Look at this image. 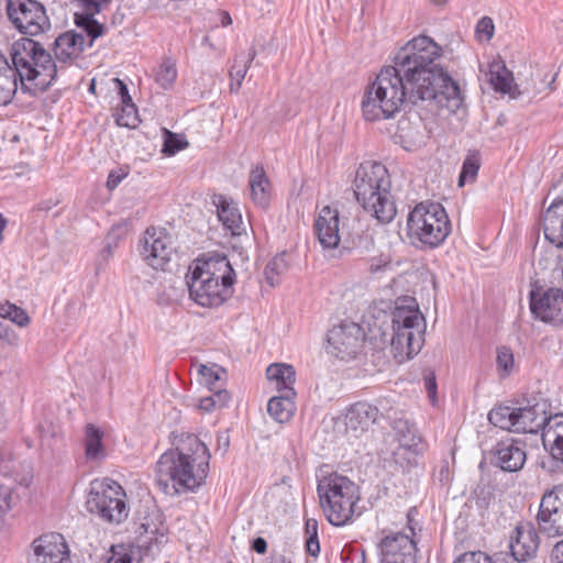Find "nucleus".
Here are the masks:
<instances>
[{
	"label": "nucleus",
	"instance_id": "1",
	"mask_svg": "<svg viewBox=\"0 0 563 563\" xmlns=\"http://www.w3.org/2000/svg\"><path fill=\"white\" fill-rule=\"evenodd\" d=\"M441 47L431 37L420 35L395 55L393 65L382 68L362 100L366 121L394 118L406 102L428 101L440 109L456 112L463 103L456 81L434 64Z\"/></svg>",
	"mask_w": 563,
	"mask_h": 563
},
{
	"label": "nucleus",
	"instance_id": "2",
	"mask_svg": "<svg viewBox=\"0 0 563 563\" xmlns=\"http://www.w3.org/2000/svg\"><path fill=\"white\" fill-rule=\"evenodd\" d=\"M175 449L163 453L156 463V481L169 496L195 492L209 473L210 452L195 434L176 437Z\"/></svg>",
	"mask_w": 563,
	"mask_h": 563
},
{
	"label": "nucleus",
	"instance_id": "3",
	"mask_svg": "<svg viewBox=\"0 0 563 563\" xmlns=\"http://www.w3.org/2000/svg\"><path fill=\"white\" fill-rule=\"evenodd\" d=\"M390 187L389 174L383 164L365 162L358 166L354 178L356 200L382 223L390 222L397 213Z\"/></svg>",
	"mask_w": 563,
	"mask_h": 563
},
{
	"label": "nucleus",
	"instance_id": "4",
	"mask_svg": "<svg viewBox=\"0 0 563 563\" xmlns=\"http://www.w3.org/2000/svg\"><path fill=\"white\" fill-rule=\"evenodd\" d=\"M233 275L234 271L225 258L197 264L187 276L190 298L201 307H219L231 295Z\"/></svg>",
	"mask_w": 563,
	"mask_h": 563
},
{
	"label": "nucleus",
	"instance_id": "5",
	"mask_svg": "<svg viewBox=\"0 0 563 563\" xmlns=\"http://www.w3.org/2000/svg\"><path fill=\"white\" fill-rule=\"evenodd\" d=\"M10 57L23 84L25 80L38 89L48 88L57 78L59 68L51 53L30 37H22L10 47Z\"/></svg>",
	"mask_w": 563,
	"mask_h": 563
},
{
	"label": "nucleus",
	"instance_id": "6",
	"mask_svg": "<svg viewBox=\"0 0 563 563\" xmlns=\"http://www.w3.org/2000/svg\"><path fill=\"white\" fill-rule=\"evenodd\" d=\"M317 492L328 521L333 526L346 525L360 500L358 487L346 476L333 473L319 481Z\"/></svg>",
	"mask_w": 563,
	"mask_h": 563
},
{
	"label": "nucleus",
	"instance_id": "7",
	"mask_svg": "<svg viewBox=\"0 0 563 563\" xmlns=\"http://www.w3.org/2000/svg\"><path fill=\"white\" fill-rule=\"evenodd\" d=\"M451 232V222L442 205L420 202L408 214L407 234L428 249L441 245Z\"/></svg>",
	"mask_w": 563,
	"mask_h": 563
},
{
	"label": "nucleus",
	"instance_id": "8",
	"mask_svg": "<svg viewBox=\"0 0 563 563\" xmlns=\"http://www.w3.org/2000/svg\"><path fill=\"white\" fill-rule=\"evenodd\" d=\"M87 510L110 523H121L128 518L130 508L126 494L117 482L103 478L95 479L86 500Z\"/></svg>",
	"mask_w": 563,
	"mask_h": 563
},
{
	"label": "nucleus",
	"instance_id": "9",
	"mask_svg": "<svg viewBox=\"0 0 563 563\" xmlns=\"http://www.w3.org/2000/svg\"><path fill=\"white\" fill-rule=\"evenodd\" d=\"M9 21L22 34L37 36L51 30L45 7L37 0H5Z\"/></svg>",
	"mask_w": 563,
	"mask_h": 563
},
{
	"label": "nucleus",
	"instance_id": "10",
	"mask_svg": "<svg viewBox=\"0 0 563 563\" xmlns=\"http://www.w3.org/2000/svg\"><path fill=\"white\" fill-rule=\"evenodd\" d=\"M538 529L549 538L563 536V486L548 489L537 514Z\"/></svg>",
	"mask_w": 563,
	"mask_h": 563
},
{
	"label": "nucleus",
	"instance_id": "11",
	"mask_svg": "<svg viewBox=\"0 0 563 563\" xmlns=\"http://www.w3.org/2000/svg\"><path fill=\"white\" fill-rule=\"evenodd\" d=\"M364 331L355 322H342L328 332L329 353L341 360L355 358L363 347Z\"/></svg>",
	"mask_w": 563,
	"mask_h": 563
},
{
	"label": "nucleus",
	"instance_id": "12",
	"mask_svg": "<svg viewBox=\"0 0 563 563\" xmlns=\"http://www.w3.org/2000/svg\"><path fill=\"white\" fill-rule=\"evenodd\" d=\"M532 316L553 325H563V289L537 287L530 291Z\"/></svg>",
	"mask_w": 563,
	"mask_h": 563
},
{
	"label": "nucleus",
	"instance_id": "13",
	"mask_svg": "<svg viewBox=\"0 0 563 563\" xmlns=\"http://www.w3.org/2000/svg\"><path fill=\"white\" fill-rule=\"evenodd\" d=\"M393 431L398 446L394 450L393 456L400 466H411L416 457L424 451V443L413 423L406 419H397L393 423Z\"/></svg>",
	"mask_w": 563,
	"mask_h": 563
},
{
	"label": "nucleus",
	"instance_id": "14",
	"mask_svg": "<svg viewBox=\"0 0 563 563\" xmlns=\"http://www.w3.org/2000/svg\"><path fill=\"white\" fill-rule=\"evenodd\" d=\"M174 251L173 238L164 228L146 229L141 240V256L154 269H164Z\"/></svg>",
	"mask_w": 563,
	"mask_h": 563
},
{
	"label": "nucleus",
	"instance_id": "15",
	"mask_svg": "<svg viewBox=\"0 0 563 563\" xmlns=\"http://www.w3.org/2000/svg\"><path fill=\"white\" fill-rule=\"evenodd\" d=\"M550 404L541 396H533L527 400L525 406L517 407L515 432L538 433L544 431L552 421L549 412Z\"/></svg>",
	"mask_w": 563,
	"mask_h": 563
},
{
	"label": "nucleus",
	"instance_id": "16",
	"mask_svg": "<svg viewBox=\"0 0 563 563\" xmlns=\"http://www.w3.org/2000/svg\"><path fill=\"white\" fill-rule=\"evenodd\" d=\"M510 555L500 559L504 563H525L534 558L539 548L538 531L531 523L518 525L509 542Z\"/></svg>",
	"mask_w": 563,
	"mask_h": 563
},
{
	"label": "nucleus",
	"instance_id": "17",
	"mask_svg": "<svg viewBox=\"0 0 563 563\" xmlns=\"http://www.w3.org/2000/svg\"><path fill=\"white\" fill-rule=\"evenodd\" d=\"M86 49L87 43L84 34L75 30L60 33L52 44L53 58L58 65L59 73L76 64Z\"/></svg>",
	"mask_w": 563,
	"mask_h": 563
},
{
	"label": "nucleus",
	"instance_id": "18",
	"mask_svg": "<svg viewBox=\"0 0 563 563\" xmlns=\"http://www.w3.org/2000/svg\"><path fill=\"white\" fill-rule=\"evenodd\" d=\"M30 563H70L67 544L60 534H45L33 541Z\"/></svg>",
	"mask_w": 563,
	"mask_h": 563
},
{
	"label": "nucleus",
	"instance_id": "19",
	"mask_svg": "<svg viewBox=\"0 0 563 563\" xmlns=\"http://www.w3.org/2000/svg\"><path fill=\"white\" fill-rule=\"evenodd\" d=\"M393 331L399 329H413L415 335L424 333L426 321L416 299L412 297H402L396 301V307L391 313Z\"/></svg>",
	"mask_w": 563,
	"mask_h": 563
},
{
	"label": "nucleus",
	"instance_id": "20",
	"mask_svg": "<svg viewBox=\"0 0 563 563\" xmlns=\"http://www.w3.org/2000/svg\"><path fill=\"white\" fill-rule=\"evenodd\" d=\"M416 544L405 533L386 536L379 543L380 563H410Z\"/></svg>",
	"mask_w": 563,
	"mask_h": 563
},
{
	"label": "nucleus",
	"instance_id": "21",
	"mask_svg": "<svg viewBox=\"0 0 563 563\" xmlns=\"http://www.w3.org/2000/svg\"><path fill=\"white\" fill-rule=\"evenodd\" d=\"M494 463L505 472L521 470L527 460L526 444L521 440L506 439L499 441L494 451Z\"/></svg>",
	"mask_w": 563,
	"mask_h": 563
},
{
	"label": "nucleus",
	"instance_id": "22",
	"mask_svg": "<svg viewBox=\"0 0 563 563\" xmlns=\"http://www.w3.org/2000/svg\"><path fill=\"white\" fill-rule=\"evenodd\" d=\"M339 224L340 214L338 209L324 206L314 221L316 235L323 250L332 251L339 246Z\"/></svg>",
	"mask_w": 563,
	"mask_h": 563
},
{
	"label": "nucleus",
	"instance_id": "23",
	"mask_svg": "<svg viewBox=\"0 0 563 563\" xmlns=\"http://www.w3.org/2000/svg\"><path fill=\"white\" fill-rule=\"evenodd\" d=\"M413 329L405 328L399 331H393L391 352L398 363H402L417 355L423 345L424 333L417 334Z\"/></svg>",
	"mask_w": 563,
	"mask_h": 563
},
{
	"label": "nucleus",
	"instance_id": "24",
	"mask_svg": "<svg viewBox=\"0 0 563 563\" xmlns=\"http://www.w3.org/2000/svg\"><path fill=\"white\" fill-rule=\"evenodd\" d=\"M379 416L377 407L366 402L358 401L353 404L345 415V426L347 430L355 433H362L374 424Z\"/></svg>",
	"mask_w": 563,
	"mask_h": 563
},
{
	"label": "nucleus",
	"instance_id": "25",
	"mask_svg": "<svg viewBox=\"0 0 563 563\" xmlns=\"http://www.w3.org/2000/svg\"><path fill=\"white\" fill-rule=\"evenodd\" d=\"M213 203L223 227L233 235H240L244 231V225L238 203L223 195L214 196Z\"/></svg>",
	"mask_w": 563,
	"mask_h": 563
},
{
	"label": "nucleus",
	"instance_id": "26",
	"mask_svg": "<svg viewBox=\"0 0 563 563\" xmlns=\"http://www.w3.org/2000/svg\"><path fill=\"white\" fill-rule=\"evenodd\" d=\"M544 238L559 249L563 247V200L554 201L543 214Z\"/></svg>",
	"mask_w": 563,
	"mask_h": 563
},
{
	"label": "nucleus",
	"instance_id": "27",
	"mask_svg": "<svg viewBox=\"0 0 563 563\" xmlns=\"http://www.w3.org/2000/svg\"><path fill=\"white\" fill-rule=\"evenodd\" d=\"M249 186L253 202L263 209L268 207L271 200V183L262 166H255L251 169Z\"/></svg>",
	"mask_w": 563,
	"mask_h": 563
},
{
	"label": "nucleus",
	"instance_id": "28",
	"mask_svg": "<svg viewBox=\"0 0 563 563\" xmlns=\"http://www.w3.org/2000/svg\"><path fill=\"white\" fill-rule=\"evenodd\" d=\"M542 441L551 456L563 463V415L555 416L544 428Z\"/></svg>",
	"mask_w": 563,
	"mask_h": 563
},
{
	"label": "nucleus",
	"instance_id": "29",
	"mask_svg": "<svg viewBox=\"0 0 563 563\" xmlns=\"http://www.w3.org/2000/svg\"><path fill=\"white\" fill-rule=\"evenodd\" d=\"M296 391L286 390V395L278 394L272 397L267 404L269 416L279 423H285L291 419L296 411L295 405Z\"/></svg>",
	"mask_w": 563,
	"mask_h": 563
},
{
	"label": "nucleus",
	"instance_id": "30",
	"mask_svg": "<svg viewBox=\"0 0 563 563\" xmlns=\"http://www.w3.org/2000/svg\"><path fill=\"white\" fill-rule=\"evenodd\" d=\"M19 73L0 53V104H8L18 89Z\"/></svg>",
	"mask_w": 563,
	"mask_h": 563
},
{
	"label": "nucleus",
	"instance_id": "31",
	"mask_svg": "<svg viewBox=\"0 0 563 563\" xmlns=\"http://www.w3.org/2000/svg\"><path fill=\"white\" fill-rule=\"evenodd\" d=\"M266 376L269 380L275 382L278 394L286 395L287 389L295 391L296 371L292 365L285 363L271 364L266 369Z\"/></svg>",
	"mask_w": 563,
	"mask_h": 563
},
{
	"label": "nucleus",
	"instance_id": "32",
	"mask_svg": "<svg viewBox=\"0 0 563 563\" xmlns=\"http://www.w3.org/2000/svg\"><path fill=\"white\" fill-rule=\"evenodd\" d=\"M256 56V51L251 48L247 54H238L234 58L229 76H230V92L236 93L242 87L243 79L250 68L251 63Z\"/></svg>",
	"mask_w": 563,
	"mask_h": 563
},
{
	"label": "nucleus",
	"instance_id": "33",
	"mask_svg": "<svg viewBox=\"0 0 563 563\" xmlns=\"http://www.w3.org/2000/svg\"><path fill=\"white\" fill-rule=\"evenodd\" d=\"M103 432L95 424L85 428V454L88 460L98 461L104 456Z\"/></svg>",
	"mask_w": 563,
	"mask_h": 563
},
{
	"label": "nucleus",
	"instance_id": "34",
	"mask_svg": "<svg viewBox=\"0 0 563 563\" xmlns=\"http://www.w3.org/2000/svg\"><path fill=\"white\" fill-rule=\"evenodd\" d=\"M516 418L517 407L499 405L488 412V420L493 426L510 432H515Z\"/></svg>",
	"mask_w": 563,
	"mask_h": 563
},
{
	"label": "nucleus",
	"instance_id": "35",
	"mask_svg": "<svg viewBox=\"0 0 563 563\" xmlns=\"http://www.w3.org/2000/svg\"><path fill=\"white\" fill-rule=\"evenodd\" d=\"M489 81L496 91L509 93L512 89L514 78L505 65L494 63L489 66Z\"/></svg>",
	"mask_w": 563,
	"mask_h": 563
},
{
	"label": "nucleus",
	"instance_id": "36",
	"mask_svg": "<svg viewBox=\"0 0 563 563\" xmlns=\"http://www.w3.org/2000/svg\"><path fill=\"white\" fill-rule=\"evenodd\" d=\"M198 374L200 376V383L205 385L210 391H216L221 388V382L225 375V371L217 364L198 365Z\"/></svg>",
	"mask_w": 563,
	"mask_h": 563
},
{
	"label": "nucleus",
	"instance_id": "37",
	"mask_svg": "<svg viewBox=\"0 0 563 563\" xmlns=\"http://www.w3.org/2000/svg\"><path fill=\"white\" fill-rule=\"evenodd\" d=\"M75 21L76 24L87 33L85 36L87 48L91 47L95 40L101 36L106 30L104 25L99 23L93 15L76 14Z\"/></svg>",
	"mask_w": 563,
	"mask_h": 563
},
{
	"label": "nucleus",
	"instance_id": "38",
	"mask_svg": "<svg viewBox=\"0 0 563 563\" xmlns=\"http://www.w3.org/2000/svg\"><path fill=\"white\" fill-rule=\"evenodd\" d=\"M177 78L176 62L165 58L155 73L156 82L164 89H169Z\"/></svg>",
	"mask_w": 563,
	"mask_h": 563
},
{
	"label": "nucleus",
	"instance_id": "39",
	"mask_svg": "<svg viewBox=\"0 0 563 563\" xmlns=\"http://www.w3.org/2000/svg\"><path fill=\"white\" fill-rule=\"evenodd\" d=\"M286 253L278 254L272 258L265 267L264 274L266 282L271 286H276L280 283V276L287 271Z\"/></svg>",
	"mask_w": 563,
	"mask_h": 563
},
{
	"label": "nucleus",
	"instance_id": "40",
	"mask_svg": "<svg viewBox=\"0 0 563 563\" xmlns=\"http://www.w3.org/2000/svg\"><path fill=\"white\" fill-rule=\"evenodd\" d=\"M231 400V396L228 390L219 389L212 391L210 396L202 397L199 400L198 408L203 412H211L216 409L225 407Z\"/></svg>",
	"mask_w": 563,
	"mask_h": 563
},
{
	"label": "nucleus",
	"instance_id": "41",
	"mask_svg": "<svg viewBox=\"0 0 563 563\" xmlns=\"http://www.w3.org/2000/svg\"><path fill=\"white\" fill-rule=\"evenodd\" d=\"M114 118L119 126L133 129L139 123L137 110L134 103H125L117 107Z\"/></svg>",
	"mask_w": 563,
	"mask_h": 563
},
{
	"label": "nucleus",
	"instance_id": "42",
	"mask_svg": "<svg viewBox=\"0 0 563 563\" xmlns=\"http://www.w3.org/2000/svg\"><path fill=\"white\" fill-rule=\"evenodd\" d=\"M479 169V156L476 152L470 153L463 162L459 177V185L463 186L468 180H474Z\"/></svg>",
	"mask_w": 563,
	"mask_h": 563
},
{
	"label": "nucleus",
	"instance_id": "43",
	"mask_svg": "<svg viewBox=\"0 0 563 563\" xmlns=\"http://www.w3.org/2000/svg\"><path fill=\"white\" fill-rule=\"evenodd\" d=\"M0 317L10 320L19 327H24L30 322L26 312L12 303H5L0 307Z\"/></svg>",
	"mask_w": 563,
	"mask_h": 563
},
{
	"label": "nucleus",
	"instance_id": "44",
	"mask_svg": "<svg viewBox=\"0 0 563 563\" xmlns=\"http://www.w3.org/2000/svg\"><path fill=\"white\" fill-rule=\"evenodd\" d=\"M453 563H504L500 559L492 560L482 551L465 552L460 555Z\"/></svg>",
	"mask_w": 563,
	"mask_h": 563
},
{
	"label": "nucleus",
	"instance_id": "45",
	"mask_svg": "<svg viewBox=\"0 0 563 563\" xmlns=\"http://www.w3.org/2000/svg\"><path fill=\"white\" fill-rule=\"evenodd\" d=\"M187 145L188 143L184 139L177 134L168 132L164 142L163 152L167 155H174L184 150Z\"/></svg>",
	"mask_w": 563,
	"mask_h": 563
},
{
	"label": "nucleus",
	"instance_id": "46",
	"mask_svg": "<svg viewBox=\"0 0 563 563\" xmlns=\"http://www.w3.org/2000/svg\"><path fill=\"white\" fill-rule=\"evenodd\" d=\"M85 10L81 15H95L98 14L104 5L111 2V0H77Z\"/></svg>",
	"mask_w": 563,
	"mask_h": 563
},
{
	"label": "nucleus",
	"instance_id": "47",
	"mask_svg": "<svg viewBox=\"0 0 563 563\" xmlns=\"http://www.w3.org/2000/svg\"><path fill=\"white\" fill-rule=\"evenodd\" d=\"M0 339L8 345H16L19 336L7 321H0Z\"/></svg>",
	"mask_w": 563,
	"mask_h": 563
},
{
	"label": "nucleus",
	"instance_id": "48",
	"mask_svg": "<svg viewBox=\"0 0 563 563\" xmlns=\"http://www.w3.org/2000/svg\"><path fill=\"white\" fill-rule=\"evenodd\" d=\"M497 364L505 372H509L514 366V355L511 351L507 347H501L498 350L497 354Z\"/></svg>",
	"mask_w": 563,
	"mask_h": 563
},
{
	"label": "nucleus",
	"instance_id": "49",
	"mask_svg": "<svg viewBox=\"0 0 563 563\" xmlns=\"http://www.w3.org/2000/svg\"><path fill=\"white\" fill-rule=\"evenodd\" d=\"M12 488L0 483V512H5L11 508Z\"/></svg>",
	"mask_w": 563,
	"mask_h": 563
},
{
	"label": "nucleus",
	"instance_id": "50",
	"mask_svg": "<svg viewBox=\"0 0 563 563\" xmlns=\"http://www.w3.org/2000/svg\"><path fill=\"white\" fill-rule=\"evenodd\" d=\"M494 29L495 27L493 20L488 16L482 18L476 25L477 34L485 35L487 41H489L493 37Z\"/></svg>",
	"mask_w": 563,
	"mask_h": 563
},
{
	"label": "nucleus",
	"instance_id": "51",
	"mask_svg": "<svg viewBox=\"0 0 563 563\" xmlns=\"http://www.w3.org/2000/svg\"><path fill=\"white\" fill-rule=\"evenodd\" d=\"M424 387L429 398L434 401L437 397V380L433 373H430L424 377Z\"/></svg>",
	"mask_w": 563,
	"mask_h": 563
},
{
	"label": "nucleus",
	"instance_id": "52",
	"mask_svg": "<svg viewBox=\"0 0 563 563\" xmlns=\"http://www.w3.org/2000/svg\"><path fill=\"white\" fill-rule=\"evenodd\" d=\"M114 82L118 88V92L121 97V104L133 103L131 96L129 95L128 86L120 79L115 78Z\"/></svg>",
	"mask_w": 563,
	"mask_h": 563
},
{
	"label": "nucleus",
	"instance_id": "53",
	"mask_svg": "<svg viewBox=\"0 0 563 563\" xmlns=\"http://www.w3.org/2000/svg\"><path fill=\"white\" fill-rule=\"evenodd\" d=\"M126 176L124 173L111 172L108 176L107 186L110 190L114 189Z\"/></svg>",
	"mask_w": 563,
	"mask_h": 563
},
{
	"label": "nucleus",
	"instance_id": "54",
	"mask_svg": "<svg viewBox=\"0 0 563 563\" xmlns=\"http://www.w3.org/2000/svg\"><path fill=\"white\" fill-rule=\"evenodd\" d=\"M306 549L310 555L317 556L320 552V544L318 538L307 537Z\"/></svg>",
	"mask_w": 563,
	"mask_h": 563
},
{
	"label": "nucleus",
	"instance_id": "55",
	"mask_svg": "<svg viewBox=\"0 0 563 563\" xmlns=\"http://www.w3.org/2000/svg\"><path fill=\"white\" fill-rule=\"evenodd\" d=\"M552 563H563V540L559 541L551 554Z\"/></svg>",
	"mask_w": 563,
	"mask_h": 563
},
{
	"label": "nucleus",
	"instance_id": "56",
	"mask_svg": "<svg viewBox=\"0 0 563 563\" xmlns=\"http://www.w3.org/2000/svg\"><path fill=\"white\" fill-rule=\"evenodd\" d=\"M305 530L307 537L318 538V521L312 518L307 519Z\"/></svg>",
	"mask_w": 563,
	"mask_h": 563
},
{
	"label": "nucleus",
	"instance_id": "57",
	"mask_svg": "<svg viewBox=\"0 0 563 563\" xmlns=\"http://www.w3.org/2000/svg\"><path fill=\"white\" fill-rule=\"evenodd\" d=\"M252 549L260 553V554H263L266 552L267 550V542L264 538L262 537H258L256 538L254 541H253V545H252Z\"/></svg>",
	"mask_w": 563,
	"mask_h": 563
},
{
	"label": "nucleus",
	"instance_id": "58",
	"mask_svg": "<svg viewBox=\"0 0 563 563\" xmlns=\"http://www.w3.org/2000/svg\"><path fill=\"white\" fill-rule=\"evenodd\" d=\"M108 563H132V559L129 554H122L119 556H111Z\"/></svg>",
	"mask_w": 563,
	"mask_h": 563
},
{
	"label": "nucleus",
	"instance_id": "59",
	"mask_svg": "<svg viewBox=\"0 0 563 563\" xmlns=\"http://www.w3.org/2000/svg\"><path fill=\"white\" fill-rule=\"evenodd\" d=\"M232 23V19L230 16V14L225 11L221 12V24L223 26H228Z\"/></svg>",
	"mask_w": 563,
	"mask_h": 563
},
{
	"label": "nucleus",
	"instance_id": "60",
	"mask_svg": "<svg viewBox=\"0 0 563 563\" xmlns=\"http://www.w3.org/2000/svg\"><path fill=\"white\" fill-rule=\"evenodd\" d=\"M113 253L112 245L110 243L107 244V246L103 249V254H107L108 256H111Z\"/></svg>",
	"mask_w": 563,
	"mask_h": 563
},
{
	"label": "nucleus",
	"instance_id": "61",
	"mask_svg": "<svg viewBox=\"0 0 563 563\" xmlns=\"http://www.w3.org/2000/svg\"><path fill=\"white\" fill-rule=\"evenodd\" d=\"M4 227H5V222H4V220L0 217V243L2 242V239H3V236H2V232H3V230H4Z\"/></svg>",
	"mask_w": 563,
	"mask_h": 563
},
{
	"label": "nucleus",
	"instance_id": "62",
	"mask_svg": "<svg viewBox=\"0 0 563 563\" xmlns=\"http://www.w3.org/2000/svg\"><path fill=\"white\" fill-rule=\"evenodd\" d=\"M434 4L441 5L448 2V0H431Z\"/></svg>",
	"mask_w": 563,
	"mask_h": 563
},
{
	"label": "nucleus",
	"instance_id": "63",
	"mask_svg": "<svg viewBox=\"0 0 563 563\" xmlns=\"http://www.w3.org/2000/svg\"><path fill=\"white\" fill-rule=\"evenodd\" d=\"M93 89H95V84L92 82V84L90 85V90H93Z\"/></svg>",
	"mask_w": 563,
	"mask_h": 563
},
{
	"label": "nucleus",
	"instance_id": "64",
	"mask_svg": "<svg viewBox=\"0 0 563 563\" xmlns=\"http://www.w3.org/2000/svg\"><path fill=\"white\" fill-rule=\"evenodd\" d=\"M555 77H558V74H554V77H552V81L555 80Z\"/></svg>",
	"mask_w": 563,
	"mask_h": 563
}]
</instances>
